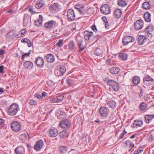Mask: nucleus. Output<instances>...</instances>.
Here are the masks:
<instances>
[{"instance_id":"nucleus-51","label":"nucleus","mask_w":154,"mask_h":154,"mask_svg":"<svg viewBox=\"0 0 154 154\" xmlns=\"http://www.w3.org/2000/svg\"><path fill=\"white\" fill-rule=\"evenodd\" d=\"M30 52H29L27 53H26L23 55L22 56L21 59L23 60H24L25 58H27L29 57L30 55Z\"/></svg>"},{"instance_id":"nucleus-16","label":"nucleus","mask_w":154,"mask_h":154,"mask_svg":"<svg viewBox=\"0 0 154 154\" xmlns=\"http://www.w3.org/2000/svg\"><path fill=\"white\" fill-rule=\"evenodd\" d=\"M69 49L71 51L74 52L75 51L76 47L74 43V42L72 40L70 41L68 44Z\"/></svg>"},{"instance_id":"nucleus-6","label":"nucleus","mask_w":154,"mask_h":154,"mask_svg":"<svg viewBox=\"0 0 154 154\" xmlns=\"http://www.w3.org/2000/svg\"><path fill=\"white\" fill-rule=\"evenodd\" d=\"M135 39L132 36H127L122 39V43L124 45H126L134 41Z\"/></svg>"},{"instance_id":"nucleus-35","label":"nucleus","mask_w":154,"mask_h":154,"mask_svg":"<svg viewBox=\"0 0 154 154\" xmlns=\"http://www.w3.org/2000/svg\"><path fill=\"white\" fill-rule=\"evenodd\" d=\"M66 117V113L63 112L61 111L59 114L58 116V117L59 119H64Z\"/></svg>"},{"instance_id":"nucleus-41","label":"nucleus","mask_w":154,"mask_h":154,"mask_svg":"<svg viewBox=\"0 0 154 154\" xmlns=\"http://www.w3.org/2000/svg\"><path fill=\"white\" fill-rule=\"evenodd\" d=\"M151 81L153 82L154 79L152 78H151L150 76H146L143 78V81Z\"/></svg>"},{"instance_id":"nucleus-7","label":"nucleus","mask_w":154,"mask_h":154,"mask_svg":"<svg viewBox=\"0 0 154 154\" xmlns=\"http://www.w3.org/2000/svg\"><path fill=\"white\" fill-rule=\"evenodd\" d=\"M56 23V22L54 20L49 21L45 23V27L48 29L51 30L55 27Z\"/></svg>"},{"instance_id":"nucleus-36","label":"nucleus","mask_w":154,"mask_h":154,"mask_svg":"<svg viewBox=\"0 0 154 154\" xmlns=\"http://www.w3.org/2000/svg\"><path fill=\"white\" fill-rule=\"evenodd\" d=\"M133 82L135 85L138 84L140 82L139 77L137 76H134L133 79Z\"/></svg>"},{"instance_id":"nucleus-52","label":"nucleus","mask_w":154,"mask_h":154,"mask_svg":"<svg viewBox=\"0 0 154 154\" xmlns=\"http://www.w3.org/2000/svg\"><path fill=\"white\" fill-rule=\"evenodd\" d=\"M127 133V132L125 131V130H124L123 132L121 133L119 137V139H122L125 134Z\"/></svg>"},{"instance_id":"nucleus-32","label":"nucleus","mask_w":154,"mask_h":154,"mask_svg":"<svg viewBox=\"0 0 154 154\" xmlns=\"http://www.w3.org/2000/svg\"><path fill=\"white\" fill-rule=\"evenodd\" d=\"M127 54L125 53H120L119 55V57L123 60H126L127 58Z\"/></svg>"},{"instance_id":"nucleus-2","label":"nucleus","mask_w":154,"mask_h":154,"mask_svg":"<svg viewBox=\"0 0 154 154\" xmlns=\"http://www.w3.org/2000/svg\"><path fill=\"white\" fill-rule=\"evenodd\" d=\"M18 105L16 103L11 104L8 110V113L10 116H14L17 113L19 109Z\"/></svg>"},{"instance_id":"nucleus-48","label":"nucleus","mask_w":154,"mask_h":154,"mask_svg":"<svg viewBox=\"0 0 154 154\" xmlns=\"http://www.w3.org/2000/svg\"><path fill=\"white\" fill-rule=\"evenodd\" d=\"M26 32V30L25 29H23L19 32V34H16V36L18 37H21L24 33Z\"/></svg>"},{"instance_id":"nucleus-17","label":"nucleus","mask_w":154,"mask_h":154,"mask_svg":"<svg viewBox=\"0 0 154 154\" xmlns=\"http://www.w3.org/2000/svg\"><path fill=\"white\" fill-rule=\"evenodd\" d=\"M75 8L81 14H85V12L84 11V7L83 5H76L75 6Z\"/></svg>"},{"instance_id":"nucleus-13","label":"nucleus","mask_w":154,"mask_h":154,"mask_svg":"<svg viewBox=\"0 0 154 154\" xmlns=\"http://www.w3.org/2000/svg\"><path fill=\"white\" fill-rule=\"evenodd\" d=\"M58 134L57 129L55 128H52L50 129L49 135L50 137H55Z\"/></svg>"},{"instance_id":"nucleus-5","label":"nucleus","mask_w":154,"mask_h":154,"mask_svg":"<svg viewBox=\"0 0 154 154\" xmlns=\"http://www.w3.org/2000/svg\"><path fill=\"white\" fill-rule=\"evenodd\" d=\"M101 13L104 14H108L110 12V9L109 6L107 4H105L102 5L100 8Z\"/></svg>"},{"instance_id":"nucleus-58","label":"nucleus","mask_w":154,"mask_h":154,"mask_svg":"<svg viewBox=\"0 0 154 154\" xmlns=\"http://www.w3.org/2000/svg\"><path fill=\"white\" fill-rule=\"evenodd\" d=\"M63 99V95H59L57 97V100H58L62 101Z\"/></svg>"},{"instance_id":"nucleus-59","label":"nucleus","mask_w":154,"mask_h":154,"mask_svg":"<svg viewBox=\"0 0 154 154\" xmlns=\"http://www.w3.org/2000/svg\"><path fill=\"white\" fill-rule=\"evenodd\" d=\"M50 101L51 103H55L57 102V100L56 98H52L50 99Z\"/></svg>"},{"instance_id":"nucleus-64","label":"nucleus","mask_w":154,"mask_h":154,"mask_svg":"<svg viewBox=\"0 0 154 154\" xmlns=\"http://www.w3.org/2000/svg\"><path fill=\"white\" fill-rule=\"evenodd\" d=\"M4 66H0V72L2 73L3 72Z\"/></svg>"},{"instance_id":"nucleus-61","label":"nucleus","mask_w":154,"mask_h":154,"mask_svg":"<svg viewBox=\"0 0 154 154\" xmlns=\"http://www.w3.org/2000/svg\"><path fill=\"white\" fill-rule=\"evenodd\" d=\"M91 28L94 32H96L97 30L96 26L94 25L92 26Z\"/></svg>"},{"instance_id":"nucleus-8","label":"nucleus","mask_w":154,"mask_h":154,"mask_svg":"<svg viewBox=\"0 0 154 154\" xmlns=\"http://www.w3.org/2000/svg\"><path fill=\"white\" fill-rule=\"evenodd\" d=\"M99 113L100 116L103 117H106L109 114V110L106 107H101L99 109Z\"/></svg>"},{"instance_id":"nucleus-46","label":"nucleus","mask_w":154,"mask_h":154,"mask_svg":"<svg viewBox=\"0 0 154 154\" xmlns=\"http://www.w3.org/2000/svg\"><path fill=\"white\" fill-rule=\"evenodd\" d=\"M59 70L60 71V72L61 73V74H62L63 75L65 73L66 71V69L64 66H61Z\"/></svg>"},{"instance_id":"nucleus-18","label":"nucleus","mask_w":154,"mask_h":154,"mask_svg":"<svg viewBox=\"0 0 154 154\" xmlns=\"http://www.w3.org/2000/svg\"><path fill=\"white\" fill-rule=\"evenodd\" d=\"M16 154H24V148L22 146H19L15 149Z\"/></svg>"},{"instance_id":"nucleus-20","label":"nucleus","mask_w":154,"mask_h":154,"mask_svg":"<svg viewBox=\"0 0 154 154\" xmlns=\"http://www.w3.org/2000/svg\"><path fill=\"white\" fill-rule=\"evenodd\" d=\"M143 123L142 121L140 120H135L134 121L133 125L131 127L134 128L136 126L141 127L143 125Z\"/></svg>"},{"instance_id":"nucleus-39","label":"nucleus","mask_w":154,"mask_h":154,"mask_svg":"<svg viewBox=\"0 0 154 154\" xmlns=\"http://www.w3.org/2000/svg\"><path fill=\"white\" fill-rule=\"evenodd\" d=\"M59 135L60 137L62 138H63L67 136L66 131V130H63L62 132L59 133Z\"/></svg>"},{"instance_id":"nucleus-33","label":"nucleus","mask_w":154,"mask_h":154,"mask_svg":"<svg viewBox=\"0 0 154 154\" xmlns=\"http://www.w3.org/2000/svg\"><path fill=\"white\" fill-rule=\"evenodd\" d=\"M151 5L148 2H144L143 5V8L145 9H149L151 8Z\"/></svg>"},{"instance_id":"nucleus-12","label":"nucleus","mask_w":154,"mask_h":154,"mask_svg":"<svg viewBox=\"0 0 154 154\" xmlns=\"http://www.w3.org/2000/svg\"><path fill=\"white\" fill-rule=\"evenodd\" d=\"M35 63L38 67L40 68L42 67L44 65V60L42 58L38 57L35 60Z\"/></svg>"},{"instance_id":"nucleus-4","label":"nucleus","mask_w":154,"mask_h":154,"mask_svg":"<svg viewBox=\"0 0 154 154\" xmlns=\"http://www.w3.org/2000/svg\"><path fill=\"white\" fill-rule=\"evenodd\" d=\"M67 16V19L69 21H73L75 17V12L72 9H70L68 10Z\"/></svg>"},{"instance_id":"nucleus-56","label":"nucleus","mask_w":154,"mask_h":154,"mask_svg":"<svg viewBox=\"0 0 154 154\" xmlns=\"http://www.w3.org/2000/svg\"><path fill=\"white\" fill-rule=\"evenodd\" d=\"M5 121L1 119H0V128L2 127L4 125Z\"/></svg>"},{"instance_id":"nucleus-37","label":"nucleus","mask_w":154,"mask_h":154,"mask_svg":"<svg viewBox=\"0 0 154 154\" xmlns=\"http://www.w3.org/2000/svg\"><path fill=\"white\" fill-rule=\"evenodd\" d=\"M118 4L120 6L124 7L126 5V3L122 0H119L117 2Z\"/></svg>"},{"instance_id":"nucleus-28","label":"nucleus","mask_w":154,"mask_h":154,"mask_svg":"<svg viewBox=\"0 0 154 154\" xmlns=\"http://www.w3.org/2000/svg\"><path fill=\"white\" fill-rule=\"evenodd\" d=\"M145 118L146 122L147 123H149L152 119L154 118V115H146L145 116Z\"/></svg>"},{"instance_id":"nucleus-21","label":"nucleus","mask_w":154,"mask_h":154,"mask_svg":"<svg viewBox=\"0 0 154 154\" xmlns=\"http://www.w3.org/2000/svg\"><path fill=\"white\" fill-rule=\"evenodd\" d=\"M47 61L48 62L52 63L55 60V57L52 54H48L46 56Z\"/></svg>"},{"instance_id":"nucleus-54","label":"nucleus","mask_w":154,"mask_h":154,"mask_svg":"<svg viewBox=\"0 0 154 154\" xmlns=\"http://www.w3.org/2000/svg\"><path fill=\"white\" fill-rule=\"evenodd\" d=\"M63 41V40H61V39H60L57 43V44L56 45H57L60 47H61V46H62V42Z\"/></svg>"},{"instance_id":"nucleus-27","label":"nucleus","mask_w":154,"mask_h":154,"mask_svg":"<svg viewBox=\"0 0 154 154\" xmlns=\"http://www.w3.org/2000/svg\"><path fill=\"white\" fill-rule=\"evenodd\" d=\"M24 67L28 69H31L33 66V63L29 61H25L24 63Z\"/></svg>"},{"instance_id":"nucleus-15","label":"nucleus","mask_w":154,"mask_h":154,"mask_svg":"<svg viewBox=\"0 0 154 154\" xmlns=\"http://www.w3.org/2000/svg\"><path fill=\"white\" fill-rule=\"evenodd\" d=\"M146 36L143 35H140L138 38V43L139 45H142L146 41Z\"/></svg>"},{"instance_id":"nucleus-29","label":"nucleus","mask_w":154,"mask_h":154,"mask_svg":"<svg viewBox=\"0 0 154 154\" xmlns=\"http://www.w3.org/2000/svg\"><path fill=\"white\" fill-rule=\"evenodd\" d=\"M39 19L35 22V24L38 26L42 25L43 20V17L42 15H40L39 16Z\"/></svg>"},{"instance_id":"nucleus-34","label":"nucleus","mask_w":154,"mask_h":154,"mask_svg":"<svg viewBox=\"0 0 154 154\" xmlns=\"http://www.w3.org/2000/svg\"><path fill=\"white\" fill-rule=\"evenodd\" d=\"M147 106L145 102H142L140 104V109L141 111L144 110L146 109Z\"/></svg>"},{"instance_id":"nucleus-10","label":"nucleus","mask_w":154,"mask_h":154,"mask_svg":"<svg viewBox=\"0 0 154 154\" xmlns=\"http://www.w3.org/2000/svg\"><path fill=\"white\" fill-rule=\"evenodd\" d=\"M143 21L142 20H138L134 23V25L135 29L138 30L143 28Z\"/></svg>"},{"instance_id":"nucleus-49","label":"nucleus","mask_w":154,"mask_h":154,"mask_svg":"<svg viewBox=\"0 0 154 154\" xmlns=\"http://www.w3.org/2000/svg\"><path fill=\"white\" fill-rule=\"evenodd\" d=\"M54 73L55 75L57 76H61L63 75L58 69H57L55 70Z\"/></svg>"},{"instance_id":"nucleus-45","label":"nucleus","mask_w":154,"mask_h":154,"mask_svg":"<svg viewBox=\"0 0 154 154\" xmlns=\"http://www.w3.org/2000/svg\"><path fill=\"white\" fill-rule=\"evenodd\" d=\"M112 88L114 91H118L119 89V86L118 83L116 82L115 84H114L113 85Z\"/></svg>"},{"instance_id":"nucleus-57","label":"nucleus","mask_w":154,"mask_h":154,"mask_svg":"<svg viewBox=\"0 0 154 154\" xmlns=\"http://www.w3.org/2000/svg\"><path fill=\"white\" fill-rule=\"evenodd\" d=\"M29 41L30 40L29 39L25 38L21 40V42L23 43L26 42L27 43L28 42H29Z\"/></svg>"},{"instance_id":"nucleus-55","label":"nucleus","mask_w":154,"mask_h":154,"mask_svg":"<svg viewBox=\"0 0 154 154\" xmlns=\"http://www.w3.org/2000/svg\"><path fill=\"white\" fill-rule=\"evenodd\" d=\"M29 11L32 13V14H36L37 13V12H35V10H34V8L33 6L31 7H30Z\"/></svg>"},{"instance_id":"nucleus-43","label":"nucleus","mask_w":154,"mask_h":154,"mask_svg":"<svg viewBox=\"0 0 154 154\" xmlns=\"http://www.w3.org/2000/svg\"><path fill=\"white\" fill-rule=\"evenodd\" d=\"M29 103L30 105L33 106H35L37 105V102L32 99L30 100L29 101Z\"/></svg>"},{"instance_id":"nucleus-24","label":"nucleus","mask_w":154,"mask_h":154,"mask_svg":"<svg viewBox=\"0 0 154 154\" xmlns=\"http://www.w3.org/2000/svg\"><path fill=\"white\" fill-rule=\"evenodd\" d=\"M122 11L119 9H116L114 12L115 17L117 18H120L122 15Z\"/></svg>"},{"instance_id":"nucleus-62","label":"nucleus","mask_w":154,"mask_h":154,"mask_svg":"<svg viewBox=\"0 0 154 154\" xmlns=\"http://www.w3.org/2000/svg\"><path fill=\"white\" fill-rule=\"evenodd\" d=\"M34 96L38 99H40L42 98V96L40 95H39L37 94H35Z\"/></svg>"},{"instance_id":"nucleus-23","label":"nucleus","mask_w":154,"mask_h":154,"mask_svg":"<svg viewBox=\"0 0 154 154\" xmlns=\"http://www.w3.org/2000/svg\"><path fill=\"white\" fill-rule=\"evenodd\" d=\"M144 20L146 22H150L151 21V15L148 12H146L144 14Z\"/></svg>"},{"instance_id":"nucleus-40","label":"nucleus","mask_w":154,"mask_h":154,"mask_svg":"<svg viewBox=\"0 0 154 154\" xmlns=\"http://www.w3.org/2000/svg\"><path fill=\"white\" fill-rule=\"evenodd\" d=\"M116 82L112 80H110L107 81V85L109 86H111L112 88L113 85L115 84Z\"/></svg>"},{"instance_id":"nucleus-31","label":"nucleus","mask_w":154,"mask_h":154,"mask_svg":"<svg viewBox=\"0 0 154 154\" xmlns=\"http://www.w3.org/2000/svg\"><path fill=\"white\" fill-rule=\"evenodd\" d=\"M59 4L57 3H54L51 4L49 8L51 10H56L58 8Z\"/></svg>"},{"instance_id":"nucleus-22","label":"nucleus","mask_w":154,"mask_h":154,"mask_svg":"<svg viewBox=\"0 0 154 154\" xmlns=\"http://www.w3.org/2000/svg\"><path fill=\"white\" fill-rule=\"evenodd\" d=\"M93 32H89L86 30L84 32V37L85 40H88L90 37L92 36Z\"/></svg>"},{"instance_id":"nucleus-3","label":"nucleus","mask_w":154,"mask_h":154,"mask_svg":"<svg viewBox=\"0 0 154 154\" xmlns=\"http://www.w3.org/2000/svg\"><path fill=\"white\" fill-rule=\"evenodd\" d=\"M11 128L14 131L18 132L20 131L21 128L20 123L16 121L12 122L11 124Z\"/></svg>"},{"instance_id":"nucleus-25","label":"nucleus","mask_w":154,"mask_h":154,"mask_svg":"<svg viewBox=\"0 0 154 154\" xmlns=\"http://www.w3.org/2000/svg\"><path fill=\"white\" fill-rule=\"evenodd\" d=\"M109 71L112 74H117L119 72V69L116 67H113L109 69Z\"/></svg>"},{"instance_id":"nucleus-44","label":"nucleus","mask_w":154,"mask_h":154,"mask_svg":"<svg viewBox=\"0 0 154 154\" xmlns=\"http://www.w3.org/2000/svg\"><path fill=\"white\" fill-rule=\"evenodd\" d=\"M143 149L141 147H139L134 152V154H139L143 151Z\"/></svg>"},{"instance_id":"nucleus-9","label":"nucleus","mask_w":154,"mask_h":154,"mask_svg":"<svg viewBox=\"0 0 154 154\" xmlns=\"http://www.w3.org/2000/svg\"><path fill=\"white\" fill-rule=\"evenodd\" d=\"M71 121L67 119L61 121L60 123V126L63 128H68L71 125Z\"/></svg>"},{"instance_id":"nucleus-60","label":"nucleus","mask_w":154,"mask_h":154,"mask_svg":"<svg viewBox=\"0 0 154 154\" xmlns=\"http://www.w3.org/2000/svg\"><path fill=\"white\" fill-rule=\"evenodd\" d=\"M129 146L130 148H131V149L128 150V151L130 152L131 150V149L134 147V144L131 142V143Z\"/></svg>"},{"instance_id":"nucleus-30","label":"nucleus","mask_w":154,"mask_h":154,"mask_svg":"<svg viewBox=\"0 0 154 154\" xmlns=\"http://www.w3.org/2000/svg\"><path fill=\"white\" fill-rule=\"evenodd\" d=\"M107 105L110 107L114 108L116 107V103L114 101L111 100L107 103Z\"/></svg>"},{"instance_id":"nucleus-19","label":"nucleus","mask_w":154,"mask_h":154,"mask_svg":"<svg viewBox=\"0 0 154 154\" xmlns=\"http://www.w3.org/2000/svg\"><path fill=\"white\" fill-rule=\"evenodd\" d=\"M44 2L42 0H38L35 5V7L38 9L41 8L44 5Z\"/></svg>"},{"instance_id":"nucleus-50","label":"nucleus","mask_w":154,"mask_h":154,"mask_svg":"<svg viewBox=\"0 0 154 154\" xmlns=\"http://www.w3.org/2000/svg\"><path fill=\"white\" fill-rule=\"evenodd\" d=\"M29 22V19H27L26 18L24 19L23 20V26L24 27L28 26Z\"/></svg>"},{"instance_id":"nucleus-47","label":"nucleus","mask_w":154,"mask_h":154,"mask_svg":"<svg viewBox=\"0 0 154 154\" xmlns=\"http://www.w3.org/2000/svg\"><path fill=\"white\" fill-rule=\"evenodd\" d=\"M93 9L91 8H89L86 11V13L88 15H91L93 13Z\"/></svg>"},{"instance_id":"nucleus-63","label":"nucleus","mask_w":154,"mask_h":154,"mask_svg":"<svg viewBox=\"0 0 154 154\" xmlns=\"http://www.w3.org/2000/svg\"><path fill=\"white\" fill-rule=\"evenodd\" d=\"M104 24L105 25V27L106 29H108L109 27V25L108 22H105Z\"/></svg>"},{"instance_id":"nucleus-11","label":"nucleus","mask_w":154,"mask_h":154,"mask_svg":"<svg viewBox=\"0 0 154 154\" xmlns=\"http://www.w3.org/2000/svg\"><path fill=\"white\" fill-rule=\"evenodd\" d=\"M154 29V27L152 26H149L145 29L144 32L148 36H152V32Z\"/></svg>"},{"instance_id":"nucleus-42","label":"nucleus","mask_w":154,"mask_h":154,"mask_svg":"<svg viewBox=\"0 0 154 154\" xmlns=\"http://www.w3.org/2000/svg\"><path fill=\"white\" fill-rule=\"evenodd\" d=\"M59 149L61 152L62 153L65 152L67 149L66 146H60Z\"/></svg>"},{"instance_id":"nucleus-26","label":"nucleus","mask_w":154,"mask_h":154,"mask_svg":"<svg viewBox=\"0 0 154 154\" xmlns=\"http://www.w3.org/2000/svg\"><path fill=\"white\" fill-rule=\"evenodd\" d=\"M103 52V50L101 48H97L95 50L94 54L97 56H102Z\"/></svg>"},{"instance_id":"nucleus-14","label":"nucleus","mask_w":154,"mask_h":154,"mask_svg":"<svg viewBox=\"0 0 154 154\" xmlns=\"http://www.w3.org/2000/svg\"><path fill=\"white\" fill-rule=\"evenodd\" d=\"M43 146V142L42 140L37 141L34 146V149L36 150H39Z\"/></svg>"},{"instance_id":"nucleus-53","label":"nucleus","mask_w":154,"mask_h":154,"mask_svg":"<svg viewBox=\"0 0 154 154\" xmlns=\"http://www.w3.org/2000/svg\"><path fill=\"white\" fill-rule=\"evenodd\" d=\"M131 141L129 140L126 141L124 143V146L125 147H126V146L128 145L129 146L131 143Z\"/></svg>"},{"instance_id":"nucleus-38","label":"nucleus","mask_w":154,"mask_h":154,"mask_svg":"<svg viewBox=\"0 0 154 154\" xmlns=\"http://www.w3.org/2000/svg\"><path fill=\"white\" fill-rule=\"evenodd\" d=\"M66 82L70 86H72L75 82V80L73 79H70L66 80Z\"/></svg>"},{"instance_id":"nucleus-1","label":"nucleus","mask_w":154,"mask_h":154,"mask_svg":"<svg viewBox=\"0 0 154 154\" xmlns=\"http://www.w3.org/2000/svg\"><path fill=\"white\" fill-rule=\"evenodd\" d=\"M76 42L79 48V52L83 50L86 47V44L84 42L82 37L78 36L76 38Z\"/></svg>"}]
</instances>
